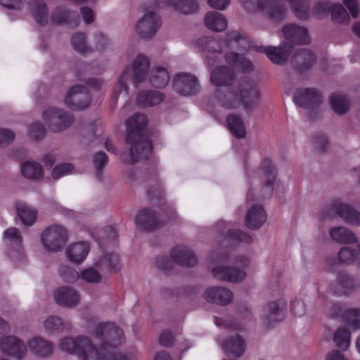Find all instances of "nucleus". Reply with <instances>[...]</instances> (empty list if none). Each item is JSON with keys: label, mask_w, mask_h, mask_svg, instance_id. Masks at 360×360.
<instances>
[{"label": "nucleus", "mask_w": 360, "mask_h": 360, "mask_svg": "<svg viewBox=\"0 0 360 360\" xmlns=\"http://www.w3.org/2000/svg\"><path fill=\"white\" fill-rule=\"evenodd\" d=\"M315 147L319 151L323 152L328 148V140L324 134H316L314 137Z\"/></svg>", "instance_id": "obj_60"}, {"label": "nucleus", "mask_w": 360, "mask_h": 360, "mask_svg": "<svg viewBox=\"0 0 360 360\" xmlns=\"http://www.w3.org/2000/svg\"><path fill=\"white\" fill-rule=\"evenodd\" d=\"M238 65L244 73H250L254 70V65L252 62L243 55L239 60Z\"/></svg>", "instance_id": "obj_64"}, {"label": "nucleus", "mask_w": 360, "mask_h": 360, "mask_svg": "<svg viewBox=\"0 0 360 360\" xmlns=\"http://www.w3.org/2000/svg\"><path fill=\"white\" fill-rule=\"evenodd\" d=\"M337 215L343 219L347 223L360 225V212L347 203L342 202L339 199L332 200L319 214L321 221L333 219Z\"/></svg>", "instance_id": "obj_3"}, {"label": "nucleus", "mask_w": 360, "mask_h": 360, "mask_svg": "<svg viewBox=\"0 0 360 360\" xmlns=\"http://www.w3.org/2000/svg\"><path fill=\"white\" fill-rule=\"evenodd\" d=\"M165 95L156 90L142 91L136 98L137 105L141 108L150 107L161 103Z\"/></svg>", "instance_id": "obj_30"}, {"label": "nucleus", "mask_w": 360, "mask_h": 360, "mask_svg": "<svg viewBox=\"0 0 360 360\" xmlns=\"http://www.w3.org/2000/svg\"><path fill=\"white\" fill-rule=\"evenodd\" d=\"M162 25L159 15L154 11L146 12L136 25V32L143 39L152 38Z\"/></svg>", "instance_id": "obj_8"}, {"label": "nucleus", "mask_w": 360, "mask_h": 360, "mask_svg": "<svg viewBox=\"0 0 360 360\" xmlns=\"http://www.w3.org/2000/svg\"><path fill=\"white\" fill-rule=\"evenodd\" d=\"M198 46L209 53H220L221 49L219 42L214 39L208 37H202L197 40ZM207 63L209 65L213 66L217 62V56H211L210 54L205 56Z\"/></svg>", "instance_id": "obj_25"}, {"label": "nucleus", "mask_w": 360, "mask_h": 360, "mask_svg": "<svg viewBox=\"0 0 360 360\" xmlns=\"http://www.w3.org/2000/svg\"><path fill=\"white\" fill-rule=\"evenodd\" d=\"M119 264V257L115 253L106 254L100 260L101 266H104L107 270L111 271Z\"/></svg>", "instance_id": "obj_54"}, {"label": "nucleus", "mask_w": 360, "mask_h": 360, "mask_svg": "<svg viewBox=\"0 0 360 360\" xmlns=\"http://www.w3.org/2000/svg\"><path fill=\"white\" fill-rule=\"evenodd\" d=\"M251 48L257 52L264 53L272 63L280 65L287 61L290 54V47L285 43H281L278 47L255 45Z\"/></svg>", "instance_id": "obj_13"}, {"label": "nucleus", "mask_w": 360, "mask_h": 360, "mask_svg": "<svg viewBox=\"0 0 360 360\" xmlns=\"http://www.w3.org/2000/svg\"><path fill=\"white\" fill-rule=\"evenodd\" d=\"M330 236L333 240L342 244H351L357 242L355 234L343 226L333 227L330 231Z\"/></svg>", "instance_id": "obj_33"}, {"label": "nucleus", "mask_w": 360, "mask_h": 360, "mask_svg": "<svg viewBox=\"0 0 360 360\" xmlns=\"http://www.w3.org/2000/svg\"><path fill=\"white\" fill-rule=\"evenodd\" d=\"M175 217L176 212L172 208H170L167 214V220L160 219L156 212L152 210L143 209L137 214L135 222L140 229L150 232L163 227L168 219H174Z\"/></svg>", "instance_id": "obj_6"}, {"label": "nucleus", "mask_w": 360, "mask_h": 360, "mask_svg": "<svg viewBox=\"0 0 360 360\" xmlns=\"http://www.w3.org/2000/svg\"><path fill=\"white\" fill-rule=\"evenodd\" d=\"M0 349L3 354L18 359H21L26 352L25 345L15 336L1 338Z\"/></svg>", "instance_id": "obj_20"}, {"label": "nucleus", "mask_w": 360, "mask_h": 360, "mask_svg": "<svg viewBox=\"0 0 360 360\" xmlns=\"http://www.w3.org/2000/svg\"><path fill=\"white\" fill-rule=\"evenodd\" d=\"M108 162V157L103 151H99L94 155L93 164L96 169L95 174L98 179L101 177L103 169L105 167Z\"/></svg>", "instance_id": "obj_50"}, {"label": "nucleus", "mask_w": 360, "mask_h": 360, "mask_svg": "<svg viewBox=\"0 0 360 360\" xmlns=\"http://www.w3.org/2000/svg\"><path fill=\"white\" fill-rule=\"evenodd\" d=\"M285 309L286 302L283 299L269 302L263 307L261 314L264 325L274 327L276 323L283 321Z\"/></svg>", "instance_id": "obj_7"}, {"label": "nucleus", "mask_w": 360, "mask_h": 360, "mask_svg": "<svg viewBox=\"0 0 360 360\" xmlns=\"http://www.w3.org/2000/svg\"><path fill=\"white\" fill-rule=\"evenodd\" d=\"M232 42L237 44L238 49L241 51H248L252 47L249 39L244 34L237 31H231L227 34L225 41L226 46H230Z\"/></svg>", "instance_id": "obj_39"}, {"label": "nucleus", "mask_w": 360, "mask_h": 360, "mask_svg": "<svg viewBox=\"0 0 360 360\" xmlns=\"http://www.w3.org/2000/svg\"><path fill=\"white\" fill-rule=\"evenodd\" d=\"M144 183L149 200H153V199L159 200L162 198V191L158 182L155 172H153L148 174V176H146Z\"/></svg>", "instance_id": "obj_36"}, {"label": "nucleus", "mask_w": 360, "mask_h": 360, "mask_svg": "<svg viewBox=\"0 0 360 360\" xmlns=\"http://www.w3.org/2000/svg\"><path fill=\"white\" fill-rule=\"evenodd\" d=\"M210 82L216 86H227L224 93L221 89L216 91L215 97L225 108L233 109L241 104L247 112H252L257 107L260 91L257 84L249 77L235 81V73L225 65L215 68L210 75Z\"/></svg>", "instance_id": "obj_1"}, {"label": "nucleus", "mask_w": 360, "mask_h": 360, "mask_svg": "<svg viewBox=\"0 0 360 360\" xmlns=\"http://www.w3.org/2000/svg\"><path fill=\"white\" fill-rule=\"evenodd\" d=\"M261 169L263 171L266 181L264 185V196L266 198L270 196L273 193V186L276 177V171L272 165L270 159L264 158L261 165Z\"/></svg>", "instance_id": "obj_26"}, {"label": "nucleus", "mask_w": 360, "mask_h": 360, "mask_svg": "<svg viewBox=\"0 0 360 360\" xmlns=\"http://www.w3.org/2000/svg\"><path fill=\"white\" fill-rule=\"evenodd\" d=\"M148 124L146 116L142 113H136L127 120L126 143L128 146L129 153L123 154V162L127 165H134L146 160L152 151V143L146 132Z\"/></svg>", "instance_id": "obj_2"}, {"label": "nucleus", "mask_w": 360, "mask_h": 360, "mask_svg": "<svg viewBox=\"0 0 360 360\" xmlns=\"http://www.w3.org/2000/svg\"><path fill=\"white\" fill-rule=\"evenodd\" d=\"M290 309L295 316H302L305 314V304L301 300H295L290 304Z\"/></svg>", "instance_id": "obj_61"}, {"label": "nucleus", "mask_w": 360, "mask_h": 360, "mask_svg": "<svg viewBox=\"0 0 360 360\" xmlns=\"http://www.w3.org/2000/svg\"><path fill=\"white\" fill-rule=\"evenodd\" d=\"M173 88L176 92L183 96H193L200 90L197 78L190 73L177 74L173 80Z\"/></svg>", "instance_id": "obj_10"}, {"label": "nucleus", "mask_w": 360, "mask_h": 360, "mask_svg": "<svg viewBox=\"0 0 360 360\" xmlns=\"http://www.w3.org/2000/svg\"><path fill=\"white\" fill-rule=\"evenodd\" d=\"M316 61L317 57L315 53L307 49L297 50L290 59L292 68L300 75L309 72Z\"/></svg>", "instance_id": "obj_11"}, {"label": "nucleus", "mask_w": 360, "mask_h": 360, "mask_svg": "<svg viewBox=\"0 0 360 360\" xmlns=\"http://www.w3.org/2000/svg\"><path fill=\"white\" fill-rule=\"evenodd\" d=\"M174 338L169 330H164L160 335L159 342L162 347H170L173 344Z\"/></svg>", "instance_id": "obj_62"}, {"label": "nucleus", "mask_w": 360, "mask_h": 360, "mask_svg": "<svg viewBox=\"0 0 360 360\" xmlns=\"http://www.w3.org/2000/svg\"><path fill=\"white\" fill-rule=\"evenodd\" d=\"M222 349L227 355L240 357L245 351V342L240 335L231 336L222 344Z\"/></svg>", "instance_id": "obj_27"}, {"label": "nucleus", "mask_w": 360, "mask_h": 360, "mask_svg": "<svg viewBox=\"0 0 360 360\" xmlns=\"http://www.w3.org/2000/svg\"><path fill=\"white\" fill-rule=\"evenodd\" d=\"M73 49L80 54H86L92 52V49L86 45V35L84 33H75L71 39Z\"/></svg>", "instance_id": "obj_46"}, {"label": "nucleus", "mask_w": 360, "mask_h": 360, "mask_svg": "<svg viewBox=\"0 0 360 360\" xmlns=\"http://www.w3.org/2000/svg\"><path fill=\"white\" fill-rule=\"evenodd\" d=\"M291 8L295 16L302 20L309 18V4L308 0H289Z\"/></svg>", "instance_id": "obj_43"}, {"label": "nucleus", "mask_w": 360, "mask_h": 360, "mask_svg": "<svg viewBox=\"0 0 360 360\" xmlns=\"http://www.w3.org/2000/svg\"><path fill=\"white\" fill-rule=\"evenodd\" d=\"M21 173L26 179L35 181L40 179L44 174L41 165L34 161L22 162Z\"/></svg>", "instance_id": "obj_35"}, {"label": "nucleus", "mask_w": 360, "mask_h": 360, "mask_svg": "<svg viewBox=\"0 0 360 360\" xmlns=\"http://www.w3.org/2000/svg\"><path fill=\"white\" fill-rule=\"evenodd\" d=\"M4 239L7 245L13 247L12 250H8L7 253L13 260H18L22 257L21 243L22 237L16 228H9L4 232Z\"/></svg>", "instance_id": "obj_17"}, {"label": "nucleus", "mask_w": 360, "mask_h": 360, "mask_svg": "<svg viewBox=\"0 0 360 360\" xmlns=\"http://www.w3.org/2000/svg\"><path fill=\"white\" fill-rule=\"evenodd\" d=\"M89 252L88 243L82 242L70 245L66 250L68 259L75 264L82 263Z\"/></svg>", "instance_id": "obj_29"}, {"label": "nucleus", "mask_w": 360, "mask_h": 360, "mask_svg": "<svg viewBox=\"0 0 360 360\" xmlns=\"http://www.w3.org/2000/svg\"><path fill=\"white\" fill-rule=\"evenodd\" d=\"M96 127L94 124L89 125L84 131L82 143L85 146L95 145L98 143V136L96 134Z\"/></svg>", "instance_id": "obj_56"}, {"label": "nucleus", "mask_w": 360, "mask_h": 360, "mask_svg": "<svg viewBox=\"0 0 360 360\" xmlns=\"http://www.w3.org/2000/svg\"><path fill=\"white\" fill-rule=\"evenodd\" d=\"M344 319L352 329H360V308H352L345 311Z\"/></svg>", "instance_id": "obj_48"}, {"label": "nucleus", "mask_w": 360, "mask_h": 360, "mask_svg": "<svg viewBox=\"0 0 360 360\" xmlns=\"http://www.w3.org/2000/svg\"><path fill=\"white\" fill-rule=\"evenodd\" d=\"M30 11L32 15L39 25H45L48 22L49 12L44 0H30Z\"/></svg>", "instance_id": "obj_31"}, {"label": "nucleus", "mask_w": 360, "mask_h": 360, "mask_svg": "<svg viewBox=\"0 0 360 360\" xmlns=\"http://www.w3.org/2000/svg\"><path fill=\"white\" fill-rule=\"evenodd\" d=\"M222 235L224 238V240L221 242V245L223 247H227L223 243L224 241L228 240L229 238L232 239L233 240L243 242L248 244L252 241L251 236L240 229H229L226 232L224 231Z\"/></svg>", "instance_id": "obj_44"}, {"label": "nucleus", "mask_w": 360, "mask_h": 360, "mask_svg": "<svg viewBox=\"0 0 360 360\" xmlns=\"http://www.w3.org/2000/svg\"><path fill=\"white\" fill-rule=\"evenodd\" d=\"M42 118L49 128L54 132L68 129L75 120L72 114L55 107L46 109L43 112Z\"/></svg>", "instance_id": "obj_5"}, {"label": "nucleus", "mask_w": 360, "mask_h": 360, "mask_svg": "<svg viewBox=\"0 0 360 360\" xmlns=\"http://www.w3.org/2000/svg\"><path fill=\"white\" fill-rule=\"evenodd\" d=\"M203 297L208 302L226 306L232 302L233 295L232 292L225 287L214 286L205 291Z\"/></svg>", "instance_id": "obj_18"}, {"label": "nucleus", "mask_w": 360, "mask_h": 360, "mask_svg": "<svg viewBox=\"0 0 360 360\" xmlns=\"http://www.w3.org/2000/svg\"><path fill=\"white\" fill-rule=\"evenodd\" d=\"M28 135L32 139L41 140L45 137L46 129L41 122H36L30 126Z\"/></svg>", "instance_id": "obj_55"}, {"label": "nucleus", "mask_w": 360, "mask_h": 360, "mask_svg": "<svg viewBox=\"0 0 360 360\" xmlns=\"http://www.w3.org/2000/svg\"><path fill=\"white\" fill-rule=\"evenodd\" d=\"M336 346L342 350H346L350 345V332L345 328H339L333 336Z\"/></svg>", "instance_id": "obj_45"}, {"label": "nucleus", "mask_w": 360, "mask_h": 360, "mask_svg": "<svg viewBox=\"0 0 360 360\" xmlns=\"http://www.w3.org/2000/svg\"><path fill=\"white\" fill-rule=\"evenodd\" d=\"M283 33L285 39L290 43L285 42L292 49L293 44H307L310 41L307 29L295 24H288L283 28Z\"/></svg>", "instance_id": "obj_14"}, {"label": "nucleus", "mask_w": 360, "mask_h": 360, "mask_svg": "<svg viewBox=\"0 0 360 360\" xmlns=\"http://www.w3.org/2000/svg\"><path fill=\"white\" fill-rule=\"evenodd\" d=\"M296 105L306 109H314L322 103V97L314 88H301L293 96Z\"/></svg>", "instance_id": "obj_12"}, {"label": "nucleus", "mask_w": 360, "mask_h": 360, "mask_svg": "<svg viewBox=\"0 0 360 360\" xmlns=\"http://www.w3.org/2000/svg\"><path fill=\"white\" fill-rule=\"evenodd\" d=\"M169 78V74L165 68L158 67L151 72L150 82L154 87L161 89L167 85Z\"/></svg>", "instance_id": "obj_40"}, {"label": "nucleus", "mask_w": 360, "mask_h": 360, "mask_svg": "<svg viewBox=\"0 0 360 360\" xmlns=\"http://www.w3.org/2000/svg\"><path fill=\"white\" fill-rule=\"evenodd\" d=\"M96 49L100 51H103L111 46V42L107 36L101 32H97L94 35Z\"/></svg>", "instance_id": "obj_57"}, {"label": "nucleus", "mask_w": 360, "mask_h": 360, "mask_svg": "<svg viewBox=\"0 0 360 360\" xmlns=\"http://www.w3.org/2000/svg\"><path fill=\"white\" fill-rule=\"evenodd\" d=\"M330 103L332 109L338 115H344L349 111V102L345 95L333 94L330 98Z\"/></svg>", "instance_id": "obj_41"}, {"label": "nucleus", "mask_w": 360, "mask_h": 360, "mask_svg": "<svg viewBox=\"0 0 360 360\" xmlns=\"http://www.w3.org/2000/svg\"><path fill=\"white\" fill-rule=\"evenodd\" d=\"M171 257L174 262L181 266L192 267L198 262L195 254L186 247L174 248L172 251Z\"/></svg>", "instance_id": "obj_23"}, {"label": "nucleus", "mask_w": 360, "mask_h": 360, "mask_svg": "<svg viewBox=\"0 0 360 360\" xmlns=\"http://www.w3.org/2000/svg\"><path fill=\"white\" fill-rule=\"evenodd\" d=\"M212 274L217 279L236 283L242 282L246 277L243 270L226 265L213 268Z\"/></svg>", "instance_id": "obj_19"}, {"label": "nucleus", "mask_w": 360, "mask_h": 360, "mask_svg": "<svg viewBox=\"0 0 360 360\" xmlns=\"http://www.w3.org/2000/svg\"><path fill=\"white\" fill-rule=\"evenodd\" d=\"M91 101L89 92L84 86L76 85L68 91L65 104L72 110H84L89 107Z\"/></svg>", "instance_id": "obj_9"}, {"label": "nucleus", "mask_w": 360, "mask_h": 360, "mask_svg": "<svg viewBox=\"0 0 360 360\" xmlns=\"http://www.w3.org/2000/svg\"><path fill=\"white\" fill-rule=\"evenodd\" d=\"M150 62L147 57L139 54L134 61V78L133 82L135 87L146 78L148 72Z\"/></svg>", "instance_id": "obj_28"}, {"label": "nucleus", "mask_w": 360, "mask_h": 360, "mask_svg": "<svg viewBox=\"0 0 360 360\" xmlns=\"http://www.w3.org/2000/svg\"><path fill=\"white\" fill-rule=\"evenodd\" d=\"M58 274L63 281L66 283H75L80 278L79 274L73 267L61 265L58 269Z\"/></svg>", "instance_id": "obj_49"}, {"label": "nucleus", "mask_w": 360, "mask_h": 360, "mask_svg": "<svg viewBox=\"0 0 360 360\" xmlns=\"http://www.w3.org/2000/svg\"><path fill=\"white\" fill-rule=\"evenodd\" d=\"M227 127L231 134L240 139L246 136V129L241 117L236 114H230L226 117Z\"/></svg>", "instance_id": "obj_32"}, {"label": "nucleus", "mask_w": 360, "mask_h": 360, "mask_svg": "<svg viewBox=\"0 0 360 360\" xmlns=\"http://www.w3.org/2000/svg\"><path fill=\"white\" fill-rule=\"evenodd\" d=\"M336 281L342 289V293L344 295H348L358 291L360 288L359 279L346 271L338 272Z\"/></svg>", "instance_id": "obj_24"}, {"label": "nucleus", "mask_w": 360, "mask_h": 360, "mask_svg": "<svg viewBox=\"0 0 360 360\" xmlns=\"http://www.w3.org/2000/svg\"><path fill=\"white\" fill-rule=\"evenodd\" d=\"M266 219L267 214L264 207L255 205L248 210L245 223L250 229H257L266 222Z\"/></svg>", "instance_id": "obj_22"}, {"label": "nucleus", "mask_w": 360, "mask_h": 360, "mask_svg": "<svg viewBox=\"0 0 360 360\" xmlns=\"http://www.w3.org/2000/svg\"><path fill=\"white\" fill-rule=\"evenodd\" d=\"M167 4L183 14H191L198 10L195 0H167Z\"/></svg>", "instance_id": "obj_38"}, {"label": "nucleus", "mask_w": 360, "mask_h": 360, "mask_svg": "<svg viewBox=\"0 0 360 360\" xmlns=\"http://www.w3.org/2000/svg\"><path fill=\"white\" fill-rule=\"evenodd\" d=\"M51 19L56 25H66L68 27L75 29L80 22L79 14L76 11L68 10L63 7H57L51 13Z\"/></svg>", "instance_id": "obj_16"}, {"label": "nucleus", "mask_w": 360, "mask_h": 360, "mask_svg": "<svg viewBox=\"0 0 360 360\" xmlns=\"http://www.w3.org/2000/svg\"><path fill=\"white\" fill-rule=\"evenodd\" d=\"M15 134L8 129H0V145H8L14 139Z\"/></svg>", "instance_id": "obj_63"}, {"label": "nucleus", "mask_w": 360, "mask_h": 360, "mask_svg": "<svg viewBox=\"0 0 360 360\" xmlns=\"http://www.w3.org/2000/svg\"><path fill=\"white\" fill-rule=\"evenodd\" d=\"M30 348L40 356H47L52 353L53 346L46 340L41 338L33 339L30 342Z\"/></svg>", "instance_id": "obj_42"}, {"label": "nucleus", "mask_w": 360, "mask_h": 360, "mask_svg": "<svg viewBox=\"0 0 360 360\" xmlns=\"http://www.w3.org/2000/svg\"><path fill=\"white\" fill-rule=\"evenodd\" d=\"M68 240L67 229L60 225L48 226L41 234V241L44 248L51 252H57L63 249Z\"/></svg>", "instance_id": "obj_4"}, {"label": "nucleus", "mask_w": 360, "mask_h": 360, "mask_svg": "<svg viewBox=\"0 0 360 360\" xmlns=\"http://www.w3.org/2000/svg\"><path fill=\"white\" fill-rule=\"evenodd\" d=\"M17 214L22 222L27 226H32L37 217V210L25 203L18 202L16 205Z\"/></svg>", "instance_id": "obj_37"}, {"label": "nucleus", "mask_w": 360, "mask_h": 360, "mask_svg": "<svg viewBox=\"0 0 360 360\" xmlns=\"http://www.w3.org/2000/svg\"><path fill=\"white\" fill-rule=\"evenodd\" d=\"M44 327L46 330L50 332L68 330L70 328L69 323H63L60 317L57 316L48 317L44 321Z\"/></svg>", "instance_id": "obj_47"}, {"label": "nucleus", "mask_w": 360, "mask_h": 360, "mask_svg": "<svg viewBox=\"0 0 360 360\" xmlns=\"http://www.w3.org/2000/svg\"><path fill=\"white\" fill-rule=\"evenodd\" d=\"M357 250L349 247L342 248L338 252V259L341 263H352L356 261Z\"/></svg>", "instance_id": "obj_52"}, {"label": "nucleus", "mask_w": 360, "mask_h": 360, "mask_svg": "<svg viewBox=\"0 0 360 360\" xmlns=\"http://www.w3.org/2000/svg\"><path fill=\"white\" fill-rule=\"evenodd\" d=\"M332 18L339 22H347L349 20V14L341 4H335L331 9Z\"/></svg>", "instance_id": "obj_53"}, {"label": "nucleus", "mask_w": 360, "mask_h": 360, "mask_svg": "<svg viewBox=\"0 0 360 360\" xmlns=\"http://www.w3.org/2000/svg\"><path fill=\"white\" fill-rule=\"evenodd\" d=\"M74 169V166L71 163H63L57 165L52 171V176L58 179L63 175L68 174Z\"/></svg>", "instance_id": "obj_58"}, {"label": "nucleus", "mask_w": 360, "mask_h": 360, "mask_svg": "<svg viewBox=\"0 0 360 360\" xmlns=\"http://www.w3.org/2000/svg\"><path fill=\"white\" fill-rule=\"evenodd\" d=\"M257 7L273 21L283 20L287 13L286 6L278 0H257Z\"/></svg>", "instance_id": "obj_15"}, {"label": "nucleus", "mask_w": 360, "mask_h": 360, "mask_svg": "<svg viewBox=\"0 0 360 360\" xmlns=\"http://www.w3.org/2000/svg\"><path fill=\"white\" fill-rule=\"evenodd\" d=\"M156 267L162 271H170L172 268V262L167 257H158L155 260Z\"/></svg>", "instance_id": "obj_59"}, {"label": "nucleus", "mask_w": 360, "mask_h": 360, "mask_svg": "<svg viewBox=\"0 0 360 360\" xmlns=\"http://www.w3.org/2000/svg\"><path fill=\"white\" fill-rule=\"evenodd\" d=\"M205 22L208 29L215 32H221L227 27V20L224 15L215 11H210L206 14Z\"/></svg>", "instance_id": "obj_34"}, {"label": "nucleus", "mask_w": 360, "mask_h": 360, "mask_svg": "<svg viewBox=\"0 0 360 360\" xmlns=\"http://www.w3.org/2000/svg\"><path fill=\"white\" fill-rule=\"evenodd\" d=\"M57 304L65 307H73L79 302V294L72 287L63 286L58 288L53 295Z\"/></svg>", "instance_id": "obj_21"}, {"label": "nucleus", "mask_w": 360, "mask_h": 360, "mask_svg": "<svg viewBox=\"0 0 360 360\" xmlns=\"http://www.w3.org/2000/svg\"><path fill=\"white\" fill-rule=\"evenodd\" d=\"M80 278L86 283H100L102 276L94 268L89 267L81 271Z\"/></svg>", "instance_id": "obj_51"}]
</instances>
